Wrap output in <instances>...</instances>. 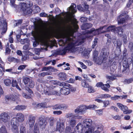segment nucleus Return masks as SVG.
<instances>
[{
    "mask_svg": "<svg viewBox=\"0 0 133 133\" xmlns=\"http://www.w3.org/2000/svg\"><path fill=\"white\" fill-rule=\"evenodd\" d=\"M19 5L20 6L21 9L23 11H25L27 8V7L26 5V3H20Z\"/></svg>",
    "mask_w": 133,
    "mask_h": 133,
    "instance_id": "nucleus-30",
    "label": "nucleus"
},
{
    "mask_svg": "<svg viewBox=\"0 0 133 133\" xmlns=\"http://www.w3.org/2000/svg\"><path fill=\"white\" fill-rule=\"evenodd\" d=\"M97 107L94 105H91L88 106L81 105L78 107L75 110V112L76 114H83L86 111L87 109H95Z\"/></svg>",
    "mask_w": 133,
    "mask_h": 133,
    "instance_id": "nucleus-5",
    "label": "nucleus"
},
{
    "mask_svg": "<svg viewBox=\"0 0 133 133\" xmlns=\"http://www.w3.org/2000/svg\"><path fill=\"white\" fill-rule=\"evenodd\" d=\"M97 113L99 115H101L103 114L102 110V109L98 110H97Z\"/></svg>",
    "mask_w": 133,
    "mask_h": 133,
    "instance_id": "nucleus-60",
    "label": "nucleus"
},
{
    "mask_svg": "<svg viewBox=\"0 0 133 133\" xmlns=\"http://www.w3.org/2000/svg\"><path fill=\"white\" fill-rule=\"evenodd\" d=\"M123 14H121L118 17L117 19L119 24L125 23L126 22V20L128 17V15H126L125 18L124 16L123 17Z\"/></svg>",
    "mask_w": 133,
    "mask_h": 133,
    "instance_id": "nucleus-19",
    "label": "nucleus"
},
{
    "mask_svg": "<svg viewBox=\"0 0 133 133\" xmlns=\"http://www.w3.org/2000/svg\"><path fill=\"white\" fill-rule=\"evenodd\" d=\"M50 84L53 85H58L61 86H68V84L64 82H60L57 81L52 80L50 82Z\"/></svg>",
    "mask_w": 133,
    "mask_h": 133,
    "instance_id": "nucleus-17",
    "label": "nucleus"
},
{
    "mask_svg": "<svg viewBox=\"0 0 133 133\" xmlns=\"http://www.w3.org/2000/svg\"><path fill=\"white\" fill-rule=\"evenodd\" d=\"M49 121L50 122V125L51 126L53 125L55 122L54 119L53 118H50L49 119Z\"/></svg>",
    "mask_w": 133,
    "mask_h": 133,
    "instance_id": "nucleus-49",
    "label": "nucleus"
},
{
    "mask_svg": "<svg viewBox=\"0 0 133 133\" xmlns=\"http://www.w3.org/2000/svg\"><path fill=\"white\" fill-rule=\"evenodd\" d=\"M98 39L97 38H95L94 39V41L93 43L92 46V48H94L97 45L98 42Z\"/></svg>",
    "mask_w": 133,
    "mask_h": 133,
    "instance_id": "nucleus-41",
    "label": "nucleus"
},
{
    "mask_svg": "<svg viewBox=\"0 0 133 133\" xmlns=\"http://www.w3.org/2000/svg\"><path fill=\"white\" fill-rule=\"evenodd\" d=\"M32 34L36 40H39L43 37L44 31L40 25H37L35 26L34 31L32 32Z\"/></svg>",
    "mask_w": 133,
    "mask_h": 133,
    "instance_id": "nucleus-3",
    "label": "nucleus"
},
{
    "mask_svg": "<svg viewBox=\"0 0 133 133\" xmlns=\"http://www.w3.org/2000/svg\"><path fill=\"white\" fill-rule=\"evenodd\" d=\"M62 113V111H56L53 112V113L55 115H59L61 114Z\"/></svg>",
    "mask_w": 133,
    "mask_h": 133,
    "instance_id": "nucleus-53",
    "label": "nucleus"
},
{
    "mask_svg": "<svg viewBox=\"0 0 133 133\" xmlns=\"http://www.w3.org/2000/svg\"><path fill=\"white\" fill-rule=\"evenodd\" d=\"M129 48L131 51L133 49V43L132 42L130 43L129 45Z\"/></svg>",
    "mask_w": 133,
    "mask_h": 133,
    "instance_id": "nucleus-59",
    "label": "nucleus"
},
{
    "mask_svg": "<svg viewBox=\"0 0 133 133\" xmlns=\"http://www.w3.org/2000/svg\"><path fill=\"white\" fill-rule=\"evenodd\" d=\"M68 10L71 11V12L70 11L68 12L69 14L71 13L74 14L76 13L77 11L76 5L74 3L72 4L71 6L68 8Z\"/></svg>",
    "mask_w": 133,
    "mask_h": 133,
    "instance_id": "nucleus-20",
    "label": "nucleus"
},
{
    "mask_svg": "<svg viewBox=\"0 0 133 133\" xmlns=\"http://www.w3.org/2000/svg\"><path fill=\"white\" fill-rule=\"evenodd\" d=\"M22 95L23 97L26 99H29L30 98V96H28V95L26 94L24 92H23L22 93Z\"/></svg>",
    "mask_w": 133,
    "mask_h": 133,
    "instance_id": "nucleus-54",
    "label": "nucleus"
},
{
    "mask_svg": "<svg viewBox=\"0 0 133 133\" xmlns=\"http://www.w3.org/2000/svg\"><path fill=\"white\" fill-rule=\"evenodd\" d=\"M103 103L104 105V107H106L109 104V102L108 100H107L104 102Z\"/></svg>",
    "mask_w": 133,
    "mask_h": 133,
    "instance_id": "nucleus-64",
    "label": "nucleus"
},
{
    "mask_svg": "<svg viewBox=\"0 0 133 133\" xmlns=\"http://www.w3.org/2000/svg\"><path fill=\"white\" fill-rule=\"evenodd\" d=\"M58 76L61 80H65L66 78V74L64 73H60L59 74Z\"/></svg>",
    "mask_w": 133,
    "mask_h": 133,
    "instance_id": "nucleus-26",
    "label": "nucleus"
},
{
    "mask_svg": "<svg viewBox=\"0 0 133 133\" xmlns=\"http://www.w3.org/2000/svg\"><path fill=\"white\" fill-rule=\"evenodd\" d=\"M0 133H8L5 127L4 126L0 128Z\"/></svg>",
    "mask_w": 133,
    "mask_h": 133,
    "instance_id": "nucleus-37",
    "label": "nucleus"
},
{
    "mask_svg": "<svg viewBox=\"0 0 133 133\" xmlns=\"http://www.w3.org/2000/svg\"><path fill=\"white\" fill-rule=\"evenodd\" d=\"M26 108V106L24 105H18L16 106L14 110L18 111H23Z\"/></svg>",
    "mask_w": 133,
    "mask_h": 133,
    "instance_id": "nucleus-25",
    "label": "nucleus"
},
{
    "mask_svg": "<svg viewBox=\"0 0 133 133\" xmlns=\"http://www.w3.org/2000/svg\"><path fill=\"white\" fill-rule=\"evenodd\" d=\"M132 82H133V77L130 78L129 79H125L124 81V83L125 84H129Z\"/></svg>",
    "mask_w": 133,
    "mask_h": 133,
    "instance_id": "nucleus-32",
    "label": "nucleus"
},
{
    "mask_svg": "<svg viewBox=\"0 0 133 133\" xmlns=\"http://www.w3.org/2000/svg\"><path fill=\"white\" fill-rule=\"evenodd\" d=\"M40 16L41 17H48V15L44 12L40 13Z\"/></svg>",
    "mask_w": 133,
    "mask_h": 133,
    "instance_id": "nucleus-57",
    "label": "nucleus"
},
{
    "mask_svg": "<svg viewBox=\"0 0 133 133\" xmlns=\"http://www.w3.org/2000/svg\"><path fill=\"white\" fill-rule=\"evenodd\" d=\"M10 119V116L8 113L4 112L0 115V120L4 122L9 121Z\"/></svg>",
    "mask_w": 133,
    "mask_h": 133,
    "instance_id": "nucleus-10",
    "label": "nucleus"
},
{
    "mask_svg": "<svg viewBox=\"0 0 133 133\" xmlns=\"http://www.w3.org/2000/svg\"><path fill=\"white\" fill-rule=\"evenodd\" d=\"M60 110H64L67 109L68 108L67 105L64 104H60Z\"/></svg>",
    "mask_w": 133,
    "mask_h": 133,
    "instance_id": "nucleus-35",
    "label": "nucleus"
},
{
    "mask_svg": "<svg viewBox=\"0 0 133 133\" xmlns=\"http://www.w3.org/2000/svg\"><path fill=\"white\" fill-rule=\"evenodd\" d=\"M20 133H26V128L22 124L20 126Z\"/></svg>",
    "mask_w": 133,
    "mask_h": 133,
    "instance_id": "nucleus-31",
    "label": "nucleus"
},
{
    "mask_svg": "<svg viewBox=\"0 0 133 133\" xmlns=\"http://www.w3.org/2000/svg\"><path fill=\"white\" fill-rule=\"evenodd\" d=\"M92 26V24L89 23H86L82 24L81 28L82 30H85L91 27Z\"/></svg>",
    "mask_w": 133,
    "mask_h": 133,
    "instance_id": "nucleus-23",
    "label": "nucleus"
},
{
    "mask_svg": "<svg viewBox=\"0 0 133 133\" xmlns=\"http://www.w3.org/2000/svg\"><path fill=\"white\" fill-rule=\"evenodd\" d=\"M10 96V100L13 101H15L17 99V96L15 95H11Z\"/></svg>",
    "mask_w": 133,
    "mask_h": 133,
    "instance_id": "nucleus-48",
    "label": "nucleus"
},
{
    "mask_svg": "<svg viewBox=\"0 0 133 133\" xmlns=\"http://www.w3.org/2000/svg\"><path fill=\"white\" fill-rule=\"evenodd\" d=\"M106 60L103 59V57L102 56V54H100V55L96 58L93 59L94 61L97 64H101L103 61H104Z\"/></svg>",
    "mask_w": 133,
    "mask_h": 133,
    "instance_id": "nucleus-16",
    "label": "nucleus"
},
{
    "mask_svg": "<svg viewBox=\"0 0 133 133\" xmlns=\"http://www.w3.org/2000/svg\"><path fill=\"white\" fill-rule=\"evenodd\" d=\"M38 122L40 128L42 130L44 129L46 124V120L43 117H41L39 118Z\"/></svg>",
    "mask_w": 133,
    "mask_h": 133,
    "instance_id": "nucleus-11",
    "label": "nucleus"
},
{
    "mask_svg": "<svg viewBox=\"0 0 133 133\" xmlns=\"http://www.w3.org/2000/svg\"><path fill=\"white\" fill-rule=\"evenodd\" d=\"M60 92H57V96H60L61 94L68 95L70 93V90L69 88L63 87L60 89Z\"/></svg>",
    "mask_w": 133,
    "mask_h": 133,
    "instance_id": "nucleus-14",
    "label": "nucleus"
},
{
    "mask_svg": "<svg viewBox=\"0 0 133 133\" xmlns=\"http://www.w3.org/2000/svg\"><path fill=\"white\" fill-rule=\"evenodd\" d=\"M81 84L82 87L85 88H87L89 85L88 84L86 83L85 80H82L81 81Z\"/></svg>",
    "mask_w": 133,
    "mask_h": 133,
    "instance_id": "nucleus-33",
    "label": "nucleus"
},
{
    "mask_svg": "<svg viewBox=\"0 0 133 133\" xmlns=\"http://www.w3.org/2000/svg\"><path fill=\"white\" fill-rule=\"evenodd\" d=\"M72 130L71 128L68 126L66 127L65 132V133H74L73 132H71Z\"/></svg>",
    "mask_w": 133,
    "mask_h": 133,
    "instance_id": "nucleus-38",
    "label": "nucleus"
},
{
    "mask_svg": "<svg viewBox=\"0 0 133 133\" xmlns=\"http://www.w3.org/2000/svg\"><path fill=\"white\" fill-rule=\"evenodd\" d=\"M103 52L100 54H102V56L103 57V59H106L109 53V50L108 49L104 48L103 49Z\"/></svg>",
    "mask_w": 133,
    "mask_h": 133,
    "instance_id": "nucleus-21",
    "label": "nucleus"
},
{
    "mask_svg": "<svg viewBox=\"0 0 133 133\" xmlns=\"http://www.w3.org/2000/svg\"><path fill=\"white\" fill-rule=\"evenodd\" d=\"M42 94L44 93L46 95L50 96L56 94L57 95V92L52 89H48L46 90H43L41 91Z\"/></svg>",
    "mask_w": 133,
    "mask_h": 133,
    "instance_id": "nucleus-12",
    "label": "nucleus"
},
{
    "mask_svg": "<svg viewBox=\"0 0 133 133\" xmlns=\"http://www.w3.org/2000/svg\"><path fill=\"white\" fill-rule=\"evenodd\" d=\"M50 73L48 72H44L39 74L38 76L40 77H43L45 76L50 75Z\"/></svg>",
    "mask_w": 133,
    "mask_h": 133,
    "instance_id": "nucleus-43",
    "label": "nucleus"
},
{
    "mask_svg": "<svg viewBox=\"0 0 133 133\" xmlns=\"http://www.w3.org/2000/svg\"><path fill=\"white\" fill-rule=\"evenodd\" d=\"M36 117L32 115H29L27 121L30 127H32L35 122Z\"/></svg>",
    "mask_w": 133,
    "mask_h": 133,
    "instance_id": "nucleus-13",
    "label": "nucleus"
},
{
    "mask_svg": "<svg viewBox=\"0 0 133 133\" xmlns=\"http://www.w3.org/2000/svg\"><path fill=\"white\" fill-rule=\"evenodd\" d=\"M110 109L117 112L118 111V109L115 107L111 106L110 107Z\"/></svg>",
    "mask_w": 133,
    "mask_h": 133,
    "instance_id": "nucleus-62",
    "label": "nucleus"
},
{
    "mask_svg": "<svg viewBox=\"0 0 133 133\" xmlns=\"http://www.w3.org/2000/svg\"><path fill=\"white\" fill-rule=\"evenodd\" d=\"M123 69H122V73H126L129 72V65L128 62L126 60H124L123 63Z\"/></svg>",
    "mask_w": 133,
    "mask_h": 133,
    "instance_id": "nucleus-15",
    "label": "nucleus"
},
{
    "mask_svg": "<svg viewBox=\"0 0 133 133\" xmlns=\"http://www.w3.org/2000/svg\"><path fill=\"white\" fill-rule=\"evenodd\" d=\"M120 97V96H118L117 95L111 97V100H119L120 99V97Z\"/></svg>",
    "mask_w": 133,
    "mask_h": 133,
    "instance_id": "nucleus-42",
    "label": "nucleus"
},
{
    "mask_svg": "<svg viewBox=\"0 0 133 133\" xmlns=\"http://www.w3.org/2000/svg\"><path fill=\"white\" fill-rule=\"evenodd\" d=\"M64 124L63 122L61 123L58 122L57 123L56 130L60 132H62L64 130Z\"/></svg>",
    "mask_w": 133,
    "mask_h": 133,
    "instance_id": "nucleus-18",
    "label": "nucleus"
},
{
    "mask_svg": "<svg viewBox=\"0 0 133 133\" xmlns=\"http://www.w3.org/2000/svg\"><path fill=\"white\" fill-rule=\"evenodd\" d=\"M80 20L82 22H84L87 21V18L86 17H82L80 18Z\"/></svg>",
    "mask_w": 133,
    "mask_h": 133,
    "instance_id": "nucleus-55",
    "label": "nucleus"
},
{
    "mask_svg": "<svg viewBox=\"0 0 133 133\" xmlns=\"http://www.w3.org/2000/svg\"><path fill=\"white\" fill-rule=\"evenodd\" d=\"M110 87V85L108 84H103L102 86V89L105 90V91L109 92V90L108 89Z\"/></svg>",
    "mask_w": 133,
    "mask_h": 133,
    "instance_id": "nucleus-27",
    "label": "nucleus"
},
{
    "mask_svg": "<svg viewBox=\"0 0 133 133\" xmlns=\"http://www.w3.org/2000/svg\"><path fill=\"white\" fill-rule=\"evenodd\" d=\"M25 3H26V5L27 8L30 7L33 5L32 2L31 1H27Z\"/></svg>",
    "mask_w": 133,
    "mask_h": 133,
    "instance_id": "nucleus-45",
    "label": "nucleus"
},
{
    "mask_svg": "<svg viewBox=\"0 0 133 133\" xmlns=\"http://www.w3.org/2000/svg\"><path fill=\"white\" fill-rule=\"evenodd\" d=\"M11 123L12 125V130H16V129H18V127L17 125L19 124H18L15 123L13 124V123H12V121L11 120Z\"/></svg>",
    "mask_w": 133,
    "mask_h": 133,
    "instance_id": "nucleus-39",
    "label": "nucleus"
},
{
    "mask_svg": "<svg viewBox=\"0 0 133 133\" xmlns=\"http://www.w3.org/2000/svg\"><path fill=\"white\" fill-rule=\"evenodd\" d=\"M76 32V30L71 28L69 30V35L73 37L74 34Z\"/></svg>",
    "mask_w": 133,
    "mask_h": 133,
    "instance_id": "nucleus-47",
    "label": "nucleus"
},
{
    "mask_svg": "<svg viewBox=\"0 0 133 133\" xmlns=\"http://www.w3.org/2000/svg\"><path fill=\"white\" fill-rule=\"evenodd\" d=\"M117 106L123 112L124 114H129L131 113L132 111L131 110H129L127 107L122 104L118 103L117 104Z\"/></svg>",
    "mask_w": 133,
    "mask_h": 133,
    "instance_id": "nucleus-8",
    "label": "nucleus"
},
{
    "mask_svg": "<svg viewBox=\"0 0 133 133\" xmlns=\"http://www.w3.org/2000/svg\"><path fill=\"white\" fill-rule=\"evenodd\" d=\"M64 37L62 39V43L64 45L67 44V46L64 49L58 51L57 54H58L64 55L68 51H72L74 49L75 46L79 45L81 44V43L78 44L77 42L75 43L72 38L69 36L65 35Z\"/></svg>",
    "mask_w": 133,
    "mask_h": 133,
    "instance_id": "nucleus-2",
    "label": "nucleus"
},
{
    "mask_svg": "<svg viewBox=\"0 0 133 133\" xmlns=\"http://www.w3.org/2000/svg\"><path fill=\"white\" fill-rule=\"evenodd\" d=\"M34 133H39V131L37 123H36L34 127Z\"/></svg>",
    "mask_w": 133,
    "mask_h": 133,
    "instance_id": "nucleus-36",
    "label": "nucleus"
},
{
    "mask_svg": "<svg viewBox=\"0 0 133 133\" xmlns=\"http://www.w3.org/2000/svg\"><path fill=\"white\" fill-rule=\"evenodd\" d=\"M12 86L14 87H16V88L19 90H21L20 88L18 86L17 81L16 80L13 79L12 81Z\"/></svg>",
    "mask_w": 133,
    "mask_h": 133,
    "instance_id": "nucleus-29",
    "label": "nucleus"
},
{
    "mask_svg": "<svg viewBox=\"0 0 133 133\" xmlns=\"http://www.w3.org/2000/svg\"><path fill=\"white\" fill-rule=\"evenodd\" d=\"M98 53L97 51H94L93 53V59H95V58H96L98 56Z\"/></svg>",
    "mask_w": 133,
    "mask_h": 133,
    "instance_id": "nucleus-51",
    "label": "nucleus"
},
{
    "mask_svg": "<svg viewBox=\"0 0 133 133\" xmlns=\"http://www.w3.org/2000/svg\"><path fill=\"white\" fill-rule=\"evenodd\" d=\"M29 58V57L28 56L25 55L22 57V60L25 61L28 59Z\"/></svg>",
    "mask_w": 133,
    "mask_h": 133,
    "instance_id": "nucleus-63",
    "label": "nucleus"
},
{
    "mask_svg": "<svg viewBox=\"0 0 133 133\" xmlns=\"http://www.w3.org/2000/svg\"><path fill=\"white\" fill-rule=\"evenodd\" d=\"M104 29L105 31H111L112 32H115L116 28H115V26L111 25L107 27V26L105 25L104 26L101 27L95 30L94 28L92 29L90 32V33H92L94 35H96L98 34V30H102Z\"/></svg>",
    "mask_w": 133,
    "mask_h": 133,
    "instance_id": "nucleus-4",
    "label": "nucleus"
},
{
    "mask_svg": "<svg viewBox=\"0 0 133 133\" xmlns=\"http://www.w3.org/2000/svg\"><path fill=\"white\" fill-rule=\"evenodd\" d=\"M26 66L25 65H22L20 66L18 68V70H22L25 69Z\"/></svg>",
    "mask_w": 133,
    "mask_h": 133,
    "instance_id": "nucleus-58",
    "label": "nucleus"
},
{
    "mask_svg": "<svg viewBox=\"0 0 133 133\" xmlns=\"http://www.w3.org/2000/svg\"><path fill=\"white\" fill-rule=\"evenodd\" d=\"M88 88V92L89 93H94L95 92L94 89L92 87L89 85L87 87Z\"/></svg>",
    "mask_w": 133,
    "mask_h": 133,
    "instance_id": "nucleus-40",
    "label": "nucleus"
},
{
    "mask_svg": "<svg viewBox=\"0 0 133 133\" xmlns=\"http://www.w3.org/2000/svg\"><path fill=\"white\" fill-rule=\"evenodd\" d=\"M23 80L24 84L25 85L28 84L30 88H33L34 86V82L29 78L24 76L23 78Z\"/></svg>",
    "mask_w": 133,
    "mask_h": 133,
    "instance_id": "nucleus-9",
    "label": "nucleus"
},
{
    "mask_svg": "<svg viewBox=\"0 0 133 133\" xmlns=\"http://www.w3.org/2000/svg\"><path fill=\"white\" fill-rule=\"evenodd\" d=\"M74 116L72 113H68L66 114L65 116V117L66 118H69L71 117V118H73Z\"/></svg>",
    "mask_w": 133,
    "mask_h": 133,
    "instance_id": "nucleus-50",
    "label": "nucleus"
},
{
    "mask_svg": "<svg viewBox=\"0 0 133 133\" xmlns=\"http://www.w3.org/2000/svg\"><path fill=\"white\" fill-rule=\"evenodd\" d=\"M92 121L90 119L84 120L82 123H79L75 127V130L76 133H92L94 129L92 126ZM99 127H98V131H96L93 133H100Z\"/></svg>",
    "mask_w": 133,
    "mask_h": 133,
    "instance_id": "nucleus-1",
    "label": "nucleus"
},
{
    "mask_svg": "<svg viewBox=\"0 0 133 133\" xmlns=\"http://www.w3.org/2000/svg\"><path fill=\"white\" fill-rule=\"evenodd\" d=\"M16 117L13 118L11 119L12 123L13 124L17 123L19 124V122L22 123L25 120L24 115L21 112L17 113L15 116Z\"/></svg>",
    "mask_w": 133,
    "mask_h": 133,
    "instance_id": "nucleus-6",
    "label": "nucleus"
},
{
    "mask_svg": "<svg viewBox=\"0 0 133 133\" xmlns=\"http://www.w3.org/2000/svg\"><path fill=\"white\" fill-rule=\"evenodd\" d=\"M8 60L9 61L13 62L15 63H18L20 61L19 59L11 57H9L8 58Z\"/></svg>",
    "mask_w": 133,
    "mask_h": 133,
    "instance_id": "nucleus-28",
    "label": "nucleus"
},
{
    "mask_svg": "<svg viewBox=\"0 0 133 133\" xmlns=\"http://www.w3.org/2000/svg\"><path fill=\"white\" fill-rule=\"evenodd\" d=\"M4 83L6 86H9L11 84V81L9 79H4Z\"/></svg>",
    "mask_w": 133,
    "mask_h": 133,
    "instance_id": "nucleus-34",
    "label": "nucleus"
},
{
    "mask_svg": "<svg viewBox=\"0 0 133 133\" xmlns=\"http://www.w3.org/2000/svg\"><path fill=\"white\" fill-rule=\"evenodd\" d=\"M122 44L120 40H118L117 41V47H118L119 48Z\"/></svg>",
    "mask_w": 133,
    "mask_h": 133,
    "instance_id": "nucleus-56",
    "label": "nucleus"
},
{
    "mask_svg": "<svg viewBox=\"0 0 133 133\" xmlns=\"http://www.w3.org/2000/svg\"><path fill=\"white\" fill-rule=\"evenodd\" d=\"M50 68H49V71L51 72L56 71H57V69H55L54 68L50 66Z\"/></svg>",
    "mask_w": 133,
    "mask_h": 133,
    "instance_id": "nucleus-61",
    "label": "nucleus"
},
{
    "mask_svg": "<svg viewBox=\"0 0 133 133\" xmlns=\"http://www.w3.org/2000/svg\"><path fill=\"white\" fill-rule=\"evenodd\" d=\"M24 11L25 12V13H26L27 14H31L32 12V10L29 7L27 8Z\"/></svg>",
    "mask_w": 133,
    "mask_h": 133,
    "instance_id": "nucleus-44",
    "label": "nucleus"
},
{
    "mask_svg": "<svg viewBox=\"0 0 133 133\" xmlns=\"http://www.w3.org/2000/svg\"><path fill=\"white\" fill-rule=\"evenodd\" d=\"M9 47V44L7 43L6 46V48L5 50V53L7 54H9L11 51V50L8 48Z\"/></svg>",
    "mask_w": 133,
    "mask_h": 133,
    "instance_id": "nucleus-46",
    "label": "nucleus"
},
{
    "mask_svg": "<svg viewBox=\"0 0 133 133\" xmlns=\"http://www.w3.org/2000/svg\"><path fill=\"white\" fill-rule=\"evenodd\" d=\"M117 33L119 36H121L123 35V29L121 27L116 28L115 32Z\"/></svg>",
    "mask_w": 133,
    "mask_h": 133,
    "instance_id": "nucleus-22",
    "label": "nucleus"
},
{
    "mask_svg": "<svg viewBox=\"0 0 133 133\" xmlns=\"http://www.w3.org/2000/svg\"><path fill=\"white\" fill-rule=\"evenodd\" d=\"M77 9L80 11H82L87 14H89L90 12L88 10L89 5L85 2H82L81 4L77 5Z\"/></svg>",
    "mask_w": 133,
    "mask_h": 133,
    "instance_id": "nucleus-7",
    "label": "nucleus"
},
{
    "mask_svg": "<svg viewBox=\"0 0 133 133\" xmlns=\"http://www.w3.org/2000/svg\"><path fill=\"white\" fill-rule=\"evenodd\" d=\"M69 122V125L72 127H74L76 124V121L74 118L70 119Z\"/></svg>",
    "mask_w": 133,
    "mask_h": 133,
    "instance_id": "nucleus-24",
    "label": "nucleus"
},
{
    "mask_svg": "<svg viewBox=\"0 0 133 133\" xmlns=\"http://www.w3.org/2000/svg\"><path fill=\"white\" fill-rule=\"evenodd\" d=\"M60 104H58L56 105L53 107L52 109L55 110H60Z\"/></svg>",
    "mask_w": 133,
    "mask_h": 133,
    "instance_id": "nucleus-52",
    "label": "nucleus"
}]
</instances>
